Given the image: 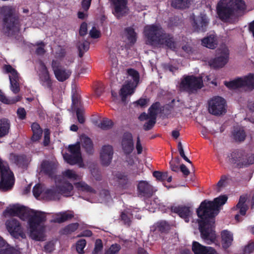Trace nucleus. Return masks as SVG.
I'll return each instance as SVG.
<instances>
[{"instance_id":"f257e3e1","label":"nucleus","mask_w":254,"mask_h":254,"mask_svg":"<svg viewBox=\"0 0 254 254\" xmlns=\"http://www.w3.org/2000/svg\"><path fill=\"white\" fill-rule=\"evenodd\" d=\"M227 199V195H221L213 201L205 200L201 202L196 210L199 218L198 224L201 237L207 244L214 243L216 239L214 229V217L218 213L219 207L224 205Z\"/></svg>"},{"instance_id":"f03ea898","label":"nucleus","mask_w":254,"mask_h":254,"mask_svg":"<svg viewBox=\"0 0 254 254\" xmlns=\"http://www.w3.org/2000/svg\"><path fill=\"white\" fill-rule=\"evenodd\" d=\"M3 215L5 216H18L24 221L28 219L30 237L36 241H44V228L39 227L40 224L46 220L43 212L30 209L24 206L14 205L10 208H7L3 211Z\"/></svg>"},{"instance_id":"7ed1b4c3","label":"nucleus","mask_w":254,"mask_h":254,"mask_svg":"<svg viewBox=\"0 0 254 254\" xmlns=\"http://www.w3.org/2000/svg\"><path fill=\"white\" fill-rule=\"evenodd\" d=\"M1 32L9 38L18 35L22 26L21 20L16 9L11 5H3L0 8Z\"/></svg>"},{"instance_id":"20e7f679","label":"nucleus","mask_w":254,"mask_h":254,"mask_svg":"<svg viewBox=\"0 0 254 254\" xmlns=\"http://www.w3.org/2000/svg\"><path fill=\"white\" fill-rule=\"evenodd\" d=\"M144 32L149 45L173 51L176 49L177 43L174 36L166 33L161 26L154 24L147 25L144 27Z\"/></svg>"},{"instance_id":"39448f33","label":"nucleus","mask_w":254,"mask_h":254,"mask_svg":"<svg viewBox=\"0 0 254 254\" xmlns=\"http://www.w3.org/2000/svg\"><path fill=\"white\" fill-rule=\"evenodd\" d=\"M246 5L243 0H220L216 6L219 18L224 22L232 23L231 18L238 11H244Z\"/></svg>"},{"instance_id":"423d86ee","label":"nucleus","mask_w":254,"mask_h":254,"mask_svg":"<svg viewBox=\"0 0 254 254\" xmlns=\"http://www.w3.org/2000/svg\"><path fill=\"white\" fill-rule=\"evenodd\" d=\"M0 189L7 191L12 189L14 184L13 173L6 162L0 158Z\"/></svg>"},{"instance_id":"0eeeda50","label":"nucleus","mask_w":254,"mask_h":254,"mask_svg":"<svg viewBox=\"0 0 254 254\" xmlns=\"http://www.w3.org/2000/svg\"><path fill=\"white\" fill-rule=\"evenodd\" d=\"M127 73L131 77L133 81L127 80L120 89V95L123 102H126L128 95H131L134 93L135 88L139 83L140 78L139 72L133 68L128 69Z\"/></svg>"},{"instance_id":"6e6552de","label":"nucleus","mask_w":254,"mask_h":254,"mask_svg":"<svg viewBox=\"0 0 254 254\" xmlns=\"http://www.w3.org/2000/svg\"><path fill=\"white\" fill-rule=\"evenodd\" d=\"M180 89L189 94L193 93L203 86L202 77L194 75H185L180 83Z\"/></svg>"},{"instance_id":"1a4fd4ad","label":"nucleus","mask_w":254,"mask_h":254,"mask_svg":"<svg viewBox=\"0 0 254 254\" xmlns=\"http://www.w3.org/2000/svg\"><path fill=\"white\" fill-rule=\"evenodd\" d=\"M229 50L226 47L218 49L216 51L215 57L211 59L209 62L210 66L215 69L224 67L229 60Z\"/></svg>"},{"instance_id":"9d476101","label":"nucleus","mask_w":254,"mask_h":254,"mask_svg":"<svg viewBox=\"0 0 254 254\" xmlns=\"http://www.w3.org/2000/svg\"><path fill=\"white\" fill-rule=\"evenodd\" d=\"M208 110L211 114L220 116L226 112V102L225 100L220 96H216L208 101Z\"/></svg>"},{"instance_id":"9b49d317","label":"nucleus","mask_w":254,"mask_h":254,"mask_svg":"<svg viewBox=\"0 0 254 254\" xmlns=\"http://www.w3.org/2000/svg\"><path fill=\"white\" fill-rule=\"evenodd\" d=\"M51 66L56 79L60 82L65 81L71 74V71L62 66L58 60H53Z\"/></svg>"},{"instance_id":"f8f14e48","label":"nucleus","mask_w":254,"mask_h":254,"mask_svg":"<svg viewBox=\"0 0 254 254\" xmlns=\"http://www.w3.org/2000/svg\"><path fill=\"white\" fill-rule=\"evenodd\" d=\"M5 225L8 232L15 238H23L24 234L20 222L14 218L7 220Z\"/></svg>"},{"instance_id":"ddd939ff","label":"nucleus","mask_w":254,"mask_h":254,"mask_svg":"<svg viewBox=\"0 0 254 254\" xmlns=\"http://www.w3.org/2000/svg\"><path fill=\"white\" fill-rule=\"evenodd\" d=\"M138 196L150 198L155 192L154 187L146 181H140L137 186Z\"/></svg>"},{"instance_id":"4468645a","label":"nucleus","mask_w":254,"mask_h":254,"mask_svg":"<svg viewBox=\"0 0 254 254\" xmlns=\"http://www.w3.org/2000/svg\"><path fill=\"white\" fill-rule=\"evenodd\" d=\"M209 20L206 14L201 13L196 18H194L192 24L194 31L205 32L206 31Z\"/></svg>"},{"instance_id":"2eb2a0df","label":"nucleus","mask_w":254,"mask_h":254,"mask_svg":"<svg viewBox=\"0 0 254 254\" xmlns=\"http://www.w3.org/2000/svg\"><path fill=\"white\" fill-rule=\"evenodd\" d=\"M121 146L126 155H128L132 152L134 150V142L132 135L130 132L124 133L121 141Z\"/></svg>"},{"instance_id":"dca6fc26","label":"nucleus","mask_w":254,"mask_h":254,"mask_svg":"<svg viewBox=\"0 0 254 254\" xmlns=\"http://www.w3.org/2000/svg\"><path fill=\"white\" fill-rule=\"evenodd\" d=\"M114 154L113 147L110 145L102 146L100 152V159L103 166H108L111 163Z\"/></svg>"},{"instance_id":"f3484780","label":"nucleus","mask_w":254,"mask_h":254,"mask_svg":"<svg viewBox=\"0 0 254 254\" xmlns=\"http://www.w3.org/2000/svg\"><path fill=\"white\" fill-rule=\"evenodd\" d=\"M114 7L113 13L119 18L125 15L127 10V0H110Z\"/></svg>"},{"instance_id":"a211bd4d","label":"nucleus","mask_w":254,"mask_h":254,"mask_svg":"<svg viewBox=\"0 0 254 254\" xmlns=\"http://www.w3.org/2000/svg\"><path fill=\"white\" fill-rule=\"evenodd\" d=\"M247 198V194H243L241 195L239 198V202L233 208L234 210H239V213L236 214L235 216V219L238 222L241 221L239 214L242 216H245L246 214L247 211L248 209V206L246 204Z\"/></svg>"},{"instance_id":"6ab92c4d","label":"nucleus","mask_w":254,"mask_h":254,"mask_svg":"<svg viewBox=\"0 0 254 254\" xmlns=\"http://www.w3.org/2000/svg\"><path fill=\"white\" fill-rule=\"evenodd\" d=\"M171 211L177 214L180 217L185 219L186 222L189 221V217L191 215V211L190 207L185 205L178 206H171Z\"/></svg>"},{"instance_id":"aec40b11","label":"nucleus","mask_w":254,"mask_h":254,"mask_svg":"<svg viewBox=\"0 0 254 254\" xmlns=\"http://www.w3.org/2000/svg\"><path fill=\"white\" fill-rule=\"evenodd\" d=\"M244 157L242 151L235 150L228 155V162L231 164H236L238 167L241 168L246 164L243 162Z\"/></svg>"},{"instance_id":"412c9836","label":"nucleus","mask_w":254,"mask_h":254,"mask_svg":"<svg viewBox=\"0 0 254 254\" xmlns=\"http://www.w3.org/2000/svg\"><path fill=\"white\" fill-rule=\"evenodd\" d=\"M192 251L194 254H218L214 248L204 246L196 241L192 243Z\"/></svg>"},{"instance_id":"4be33fe9","label":"nucleus","mask_w":254,"mask_h":254,"mask_svg":"<svg viewBox=\"0 0 254 254\" xmlns=\"http://www.w3.org/2000/svg\"><path fill=\"white\" fill-rule=\"evenodd\" d=\"M40 81L42 86L51 89L52 87V81L50 78V73L47 66L43 64L42 70L40 75Z\"/></svg>"},{"instance_id":"5701e85b","label":"nucleus","mask_w":254,"mask_h":254,"mask_svg":"<svg viewBox=\"0 0 254 254\" xmlns=\"http://www.w3.org/2000/svg\"><path fill=\"white\" fill-rule=\"evenodd\" d=\"M56 167L54 163L48 160H43L41 164V170L44 174L50 178H53L55 175Z\"/></svg>"},{"instance_id":"b1692460","label":"nucleus","mask_w":254,"mask_h":254,"mask_svg":"<svg viewBox=\"0 0 254 254\" xmlns=\"http://www.w3.org/2000/svg\"><path fill=\"white\" fill-rule=\"evenodd\" d=\"M74 217L72 211H63L56 213L51 222L53 223H62Z\"/></svg>"},{"instance_id":"393cba45","label":"nucleus","mask_w":254,"mask_h":254,"mask_svg":"<svg viewBox=\"0 0 254 254\" xmlns=\"http://www.w3.org/2000/svg\"><path fill=\"white\" fill-rule=\"evenodd\" d=\"M64 158L68 164L71 165L77 164L80 167H82L84 165L81 156L65 153L64 155Z\"/></svg>"},{"instance_id":"a878e982","label":"nucleus","mask_w":254,"mask_h":254,"mask_svg":"<svg viewBox=\"0 0 254 254\" xmlns=\"http://www.w3.org/2000/svg\"><path fill=\"white\" fill-rule=\"evenodd\" d=\"M57 188L60 193L67 197L71 195L73 187L71 183L65 182L57 186Z\"/></svg>"},{"instance_id":"bb28decb","label":"nucleus","mask_w":254,"mask_h":254,"mask_svg":"<svg viewBox=\"0 0 254 254\" xmlns=\"http://www.w3.org/2000/svg\"><path fill=\"white\" fill-rule=\"evenodd\" d=\"M82 147L88 154H93L94 152L93 144L91 139L85 135H82L80 138Z\"/></svg>"},{"instance_id":"cd10ccee","label":"nucleus","mask_w":254,"mask_h":254,"mask_svg":"<svg viewBox=\"0 0 254 254\" xmlns=\"http://www.w3.org/2000/svg\"><path fill=\"white\" fill-rule=\"evenodd\" d=\"M222 245L223 248L227 249L230 247L233 240V235L228 230H225L221 232Z\"/></svg>"},{"instance_id":"c85d7f7f","label":"nucleus","mask_w":254,"mask_h":254,"mask_svg":"<svg viewBox=\"0 0 254 254\" xmlns=\"http://www.w3.org/2000/svg\"><path fill=\"white\" fill-rule=\"evenodd\" d=\"M202 45L210 49H214L217 45V39L216 36L214 35H210L201 40Z\"/></svg>"},{"instance_id":"c756f323","label":"nucleus","mask_w":254,"mask_h":254,"mask_svg":"<svg viewBox=\"0 0 254 254\" xmlns=\"http://www.w3.org/2000/svg\"><path fill=\"white\" fill-rule=\"evenodd\" d=\"M116 177L117 182L120 186L123 189H127L130 185L128 175L125 173H118L116 174Z\"/></svg>"},{"instance_id":"7c9ffc66","label":"nucleus","mask_w":254,"mask_h":254,"mask_svg":"<svg viewBox=\"0 0 254 254\" xmlns=\"http://www.w3.org/2000/svg\"><path fill=\"white\" fill-rule=\"evenodd\" d=\"M10 127V123L6 118L0 119V138L7 135Z\"/></svg>"},{"instance_id":"2f4dec72","label":"nucleus","mask_w":254,"mask_h":254,"mask_svg":"<svg viewBox=\"0 0 254 254\" xmlns=\"http://www.w3.org/2000/svg\"><path fill=\"white\" fill-rule=\"evenodd\" d=\"M31 129L33 131V135L31 137V140L33 141L39 140L41 138L43 132L40 126L37 123H33L31 125Z\"/></svg>"},{"instance_id":"473e14b6","label":"nucleus","mask_w":254,"mask_h":254,"mask_svg":"<svg viewBox=\"0 0 254 254\" xmlns=\"http://www.w3.org/2000/svg\"><path fill=\"white\" fill-rule=\"evenodd\" d=\"M190 0H172L171 6L178 9H185L190 7Z\"/></svg>"},{"instance_id":"72a5a7b5","label":"nucleus","mask_w":254,"mask_h":254,"mask_svg":"<svg viewBox=\"0 0 254 254\" xmlns=\"http://www.w3.org/2000/svg\"><path fill=\"white\" fill-rule=\"evenodd\" d=\"M242 85L244 87H247L250 90L254 89V74L249 73L248 75L242 79Z\"/></svg>"},{"instance_id":"f704fd0d","label":"nucleus","mask_w":254,"mask_h":254,"mask_svg":"<svg viewBox=\"0 0 254 254\" xmlns=\"http://www.w3.org/2000/svg\"><path fill=\"white\" fill-rule=\"evenodd\" d=\"M125 31L129 42L132 45L134 44L137 40V34L134 29L131 27H127L125 29Z\"/></svg>"},{"instance_id":"c9c22d12","label":"nucleus","mask_w":254,"mask_h":254,"mask_svg":"<svg viewBox=\"0 0 254 254\" xmlns=\"http://www.w3.org/2000/svg\"><path fill=\"white\" fill-rule=\"evenodd\" d=\"M90 43L87 41H79L77 44V47L79 51V57L82 58L84 53L87 51L89 48Z\"/></svg>"},{"instance_id":"e433bc0d","label":"nucleus","mask_w":254,"mask_h":254,"mask_svg":"<svg viewBox=\"0 0 254 254\" xmlns=\"http://www.w3.org/2000/svg\"><path fill=\"white\" fill-rule=\"evenodd\" d=\"M242 78H238L230 81H225V85L228 88L231 89H235L239 87H243Z\"/></svg>"},{"instance_id":"4c0bfd02","label":"nucleus","mask_w":254,"mask_h":254,"mask_svg":"<svg viewBox=\"0 0 254 254\" xmlns=\"http://www.w3.org/2000/svg\"><path fill=\"white\" fill-rule=\"evenodd\" d=\"M9 78L10 80V89L11 91L14 94L18 93L20 91L18 75L16 76L15 78L14 77H11V76L9 75Z\"/></svg>"},{"instance_id":"58836bf2","label":"nucleus","mask_w":254,"mask_h":254,"mask_svg":"<svg viewBox=\"0 0 254 254\" xmlns=\"http://www.w3.org/2000/svg\"><path fill=\"white\" fill-rule=\"evenodd\" d=\"M74 185L76 188L79 190L87 192H95V190L92 187L84 182L76 183Z\"/></svg>"},{"instance_id":"ea45409f","label":"nucleus","mask_w":254,"mask_h":254,"mask_svg":"<svg viewBox=\"0 0 254 254\" xmlns=\"http://www.w3.org/2000/svg\"><path fill=\"white\" fill-rule=\"evenodd\" d=\"M14 161L19 167H24L27 164L28 159L25 155H15L14 156Z\"/></svg>"},{"instance_id":"a19ab883","label":"nucleus","mask_w":254,"mask_h":254,"mask_svg":"<svg viewBox=\"0 0 254 254\" xmlns=\"http://www.w3.org/2000/svg\"><path fill=\"white\" fill-rule=\"evenodd\" d=\"M160 107V103L158 102L153 103L148 109V115L150 119L153 120H156L157 111L159 110Z\"/></svg>"},{"instance_id":"79ce46f5","label":"nucleus","mask_w":254,"mask_h":254,"mask_svg":"<svg viewBox=\"0 0 254 254\" xmlns=\"http://www.w3.org/2000/svg\"><path fill=\"white\" fill-rule=\"evenodd\" d=\"M156 230L161 233H167L170 229L169 224L164 221L157 222L155 225Z\"/></svg>"},{"instance_id":"37998d69","label":"nucleus","mask_w":254,"mask_h":254,"mask_svg":"<svg viewBox=\"0 0 254 254\" xmlns=\"http://www.w3.org/2000/svg\"><path fill=\"white\" fill-rule=\"evenodd\" d=\"M114 123L112 120L104 118L99 124L98 127L103 130H108L112 128Z\"/></svg>"},{"instance_id":"c03bdc74","label":"nucleus","mask_w":254,"mask_h":254,"mask_svg":"<svg viewBox=\"0 0 254 254\" xmlns=\"http://www.w3.org/2000/svg\"><path fill=\"white\" fill-rule=\"evenodd\" d=\"M5 249H0V254H20L19 250L10 246L7 243Z\"/></svg>"},{"instance_id":"a18cd8bd","label":"nucleus","mask_w":254,"mask_h":254,"mask_svg":"<svg viewBox=\"0 0 254 254\" xmlns=\"http://www.w3.org/2000/svg\"><path fill=\"white\" fill-rule=\"evenodd\" d=\"M78 227L79 224L78 223L69 224L63 229V234L65 235L71 234L75 232L78 229Z\"/></svg>"},{"instance_id":"49530a36","label":"nucleus","mask_w":254,"mask_h":254,"mask_svg":"<svg viewBox=\"0 0 254 254\" xmlns=\"http://www.w3.org/2000/svg\"><path fill=\"white\" fill-rule=\"evenodd\" d=\"M234 139L237 141H243L246 138V133L243 129L235 130L233 133Z\"/></svg>"},{"instance_id":"de8ad7c7","label":"nucleus","mask_w":254,"mask_h":254,"mask_svg":"<svg viewBox=\"0 0 254 254\" xmlns=\"http://www.w3.org/2000/svg\"><path fill=\"white\" fill-rule=\"evenodd\" d=\"M68 150L70 152V154L81 156L80 145L79 142L75 144L69 145L68 146Z\"/></svg>"},{"instance_id":"09e8293b","label":"nucleus","mask_w":254,"mask_h":254,"mask_svg":"<svg viewBox=\"0 0 254 254\" xmlns=\"http://www.w3.org/2000/svg\"><path fill=\"white\" fill-rule=\"evenodd\" d=\"M121 219L123 221L125 225L127 226H130L131 223L130 215H129L127 211H124L122 212L121 215Z\"/></svg>"},{"instance_id":"8fccbe9b","label":"nucleus","mask_w":254,"mask_h":254,"mask_svg":"<svg viewBox=\"0 0 254 254\" xmlns=\"http://www.w3.org/2000/svg\"><path fill=\"white\" fill-rule=\"evenodd\" d=\"M153 176L155 177L157 180L164 182L166 180L168 177V172H162L158 171H155L153 173Z\"/></svg>"},{"instance_id":"3c124183","label":"nucleus","mask_w":254,"mask_h":254,"mask_svg":"<svg viewBox=\"0 0 254 254\" xmlns=\"http://www.w3.org/2000/svg\"><path fill=\"white\" fill-rule=\"evenodd\" d=\"M36 46H37L38 47L36 49L35 53L39 56H43L46 53V50L45 49V44L43 41L38 42L35 44Z\"/></svg>"},{"instance_id":"603ef678","label":"nucleus","mask_w":254,"mask_h":254,"mask_svg":"<svg viewBox=\"0 0 254 254\" xmlns=\"http://www.w3.org/2000/svg\"><path fill=\"white\" fill-rule=\"evenodd\" d=\"M5 73H10L11 77L16 78L18 75V73L16 70L13 68L10 64H5L3 67Z\"/></svg>"},{"instance_id":"864d4df0","label":"nucleus","mask_w":254,"mask_h":254,"mask_svg":"<svg viewBox=\"0 0 254 254\" xmlns=\"http://www.w3.org/2000/svg\"><path fill=\"white\" fill-rule=\"evenodd\" d=\"M121 248L120 245L118 244H115L112 245L109 249L107 250L104 254H117Z\"/></svg>"},{"instance_id":"5fc2aeb1","label":"nucleus","mask_w":254,"mask_h":254,"mask_svg":"<svg viewBox=\"0 0 254 254\" xmlns=\"http://www.w3.org/2000/svg\"><path fill=\"white\" fill-rule=\"evenodd\" d=\"M65 50L62 48V46H59L55 52V57L57 59L62 60L65 56Z\"/></svg>"},{"instance_id":"6e6d98bb","label":"nucleus","mask_w":254,"mask_h":254,"mask_svg":"<svg viewBox=\"0 0 254 254\" xmlns=\"http://www.w3.org/2000/svg\"><path fill=\"white\" fill-rule=\"evenodd\" d=\"M63 175L69 179L76 180L78 179V175L73 170L68 169L63 172Z\"/></svg>"},{"instance_id":"4d7b16f0","label":"nucleus","mask_w":254,"mask_h":254,"mask_svg":"<svg viewBox=\"0 0 254 254\" xmlns=\"http://www.w3.org/2000/svg\"><path fill=\"white\" fill-rule=\"evenodd\" d=\"M86 245V241L85 239H80L76 243V251L79 254L84 253V249Z\"/></svg>"},{"instance_id":"13d9d810","label":"nucleus","mask_w":254,"mask_h":254,"mask_svg":"<svg viewBox=\"0 0 254 254\" xmlns=\"http://www.w3.org/2000/svg\"><path fill=\"white\" fill-rule=\"evenodd\" d=\"M81 102L79 98L76 95H73L72 96V108L74 110H76L77 108H79Z\"/></svg>"},{"instance_id":"bf43d9fd","label":"nucleus","mask_w":254,"mask_h":254,"mask_svg":"<svg viewBox=\"0 0 254 254\" xmlns=\"http://www.w3.org/2000/svg\"><path fill=\"white\" fill-rule=\"evenodd\" d=\"M254 251V242H252L243 248V254H250Z\"/></svg>"},{"instance_id":"052dcab7","label":"nucleus","mask_w":254,"mask_h":254,"mask_svg":"<svg viewBox=\"0 0 254 254\" xmlns=\"http://www.w3.org/2000/svg\"><path fill=\"white\" fill-rule=\"evenodd\" d=\"M149 100L145 98H140L138 100L134 102L133 104L135 107H140L141 108H144L147 106Z\"/></svg>"},{"instance_id":"680f3d73","label":"nucleus","mask_w":254,"mask_h":254,"mask_svg":"<svg viewBox=\"0 0 254 254\" xmlns=\"http://www.w3.org/2000/svg\"><path fill=\"white\" fill-rule=\"evenodd\" d=\"M178 149L179 152L180 156L187 162L192 164L190 160L185 155L184 150L181 142H179L178 144Z\"/></svg>"},{"instance_id":"e2e57ef3","label":"nucleus","mask_w":254,"mask_h":254,"mask_svg":"<svg viewBox=\"0 0 254 254\" xmlns=\"http://www.w3.org/2000/svg\"><path fill=\"white\" fill-rule=\"evenodd\" d=\"M229 179V176L228 175H222L221 177L220 180L217 183V187L218 188H222L225 187L228 182V180Z\"/></svg>"},{"instance_id":"0e129e2a","label":"nucleus","mask_w":254,"mask_h":254,"mask_svg":"<svg viewBox=\"0 0 254 254\" xmlns=\"http://www.w3.org/2000/svg\"><path fill=\"white\" fill-rule=\"evenodd\" d=\"M156 123V120L150 119L148 121L146 122L143 125V129L146 130H150L155 125Z\"/></svg>"},{"instance_id":"69168bd1","label":"nucleus","mask_w":254,"mask_h":254,"mask_svg":"<svg viewBox=\"0 0 254 254\" xmlns=\"http://www.w3.org/2000/svg\"><path fill=\"white\" fill-rule=\"evenodd\" d=\"M50 141V131L48 128H46L44 130V139L43 141V144L44 146H48Z\"/></svg>"},{"instance_id":"338daca9","label":"nucleus","mask_w":254,"mask_h":254,"mask_svg":"<svg viewBox=\"0 0 254 254\" xmlns=\"http://www.w3.org/2000/svg\"><path fill=\"white\" fill-rule=\"evenodd\" d=\"M75 111L78 122L80 124H83L85 122V119L82 111L80 108H77Z\"/></svg>"},{"instance_id":"774afa93","label":"nucleus","mask_w":254,"mask_h":254,"mask_svg":"<svg viewBox=\"0 0 254 254\" xmlns=\"http://www.w3.org/2000/svg\"><path fill=\"white\" fill-rule=\"evenodd\" d=\"M243 162L246 163V164H244V166H247L254 164V154H251L247 158L245 156Z\"/></svg>"}]
</instances>
